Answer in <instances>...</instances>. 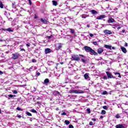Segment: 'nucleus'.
<instances>
[{
  "mask_svg": "<svg viewBox=\"0 0 128 128\" xmlns=\"http://www.w3.org/2000/svg\"><path fill=\"white\" fill-rule=\"evenodd\" d=\"M84 50L86 52H90V54H94V56H98V52H96L94 50L91 48L90 47L85 46L84 47Z\"/></svg>",
  "mask_w": 128,
  "mask_h": 128,
  "instance_id": "1",
  "label": "nucleus"
},
{
  "mask_svg": "<svg viewBox=\"0 0 128 128\" xmlns=\"http://www.w3.org/2000/svg\"><path fill=\"white\" fill-rule=\"evenodd\" d=\"M20 58V54L18 52H15L12 54V60H18V58Z\"/></svg>",
  "mask_w": 128,
  "mask_h": 128,
  "instance_id": "2",
  "label": "nucleus"
},
{
  "mask_svg": "<svg viewBox=\"0 0 128 128\" xmlns=\"http://www.w3.org/2000/svg\"><path fill=\"white\" fill-rule=\"evenodd\" d=\"M72 60H76V62H79L80 58L78 55L73 54L71 58Z\"/></svg>",
  "mask_w": 128,
  "mask_h": 128,
  "instance_id": "3",
  "label": "nucleus"
},
{
  "mask_svg": "<svg viewBox=\"0 0 128 128\" xmlns=\"http://www.w3.org/2000/svg\"><path fill=\"white\" fill-rule=\"evenodd\" d=\"M70 94H84L82 90H70Z\"/></svg>",
  "mask_w": 128,
  "mask_h": 128,
  "instance_id": "4",
  "label": "nucleus"
},
{
  "mask_svg": "<svg viewBox=\"0 0 128 128\" xmlns=\"http://www.w3.org/2000/svg\"><path fill=\"white\" fill-rule=\"evenodd\" d=\"M62 46H64V44L62 43H58L56 44V50H60L62 48Z\"/></svg>",
  "mask_w": 128,
  "mask_h": 128,
  "instance_id": "5",
  "label": "nucleus"
},
{
  "mask_svg": "<svg viewBox=\"0 0 128 128\" xmlns=\"http://www.w3.org/2000/svg\"><path fill=\"white\" fill-rule=\"evenodd\" d=\"M79 56H81L82 58H80V60L83 62L84 64H86V62H88V60L86 58V56L84 55L79 54Z\"/></svg>",
  "mask_w": 128,
  "mask_h": 128,
  "instance_id": "6",
  "label": "nucleus"
},
{
  "mask_svg": "<svg viewBox=\"0 0 128 128\" xmlns=\"http://www.w3.org/2000/svg\"><path fill=\"white\" fill-rule=\"evenodd\" d=\"M104 32L106 34H112V31H110V30H104Z\"/></svg>",
  "mask_w": 128,
  "mask_h": 128,
  "instance_id": "7",
  "label": "nucleus"
},
{
  "mask_svg": "<svg viewBox=\"0 0 128 128\" xmlns=\"http://www.w3.org/2000/svg\"><path fill=\"white\" fill-rule=\"evenodd\" d=\"M108 24H112V22H116V20L112 18H110L108 20Z\"/></svg>",
  "mask_w": 128,
  "mask_h": 128,
  "instance_id": "8",
  "label": "nucleus"
},
{
  "mask_svg": "<svg viewBox=\"0 0 128 128\" xmlns=\"http://www.w3.org/2000/svg\"><path fill=\"white\" fill-rule=\"evenodd\" d=\"M52 52V50L50 48H47L45 49V54H50Z\"/></svg>",
  "mask_w": 128,
  "mask_h": 128,
  "instance_id": "9",
  "label": "nucleus"
},
{
  "mask_svg": "<svg viewBox=\"0 0 128 128\" xmlns=\"http://www.w3.org/2000/svg\"><path fill=\"white\" fill-rule=\"evenodd\" d=\"M116 128H126V127L124 126V124H117L116 126Z\"/></svg>",
  "mask_w": 128,
  "mask_h": 128,
  "instance_id": "10",
  "label": "nucleus"
},
{
  "mask_svg": "<svg viewBox=\"0 0 128 128\" xmlns=\"http://www.w3.org/2000/svg\"><path fill=\"white\" fill-rule=\"evenodd\" d=\"M106 15H101L98 17H97L96 19L97 20H102V18H106Z\"/></svg>",
  "mask_w": 128,
  "mask_h": 128,
  "instance_id": "11",
  "label": "nucleus"
},
{
  "mask_svg": "<svg viewBox=\"0 0 128 128\" xmlns=\"http://www.w3.org/2000/svg\"><path fill=\"white\" fill-rule=\"evenodd\" d=\"M106 74H107L108 78H112V73L109 72H106Z\"/></svg>",
  "mask_w": 128,
  "mask_h": 128,
  "instance_id": "12",
  "label": "nucleus"
},
{
  "mask_svg": "<svg viewBox=\"0 0 128 128\" xmlns=\"http://www.w3.org/2000/svg\"><path fill=\"white\" fill-rule=\"evenodd\" d=\"M121 50L122 52H124V54H126V48L124 47V46H121L120 47Z\"/></svg>",
  "mask_w": 128,
  "mask_h": 128,
  "instance_id": "13",
  "label": "nucleus"
},
{
  "mask_svg": "<svg viewBox=\"0 0 128 128\" xmlns=\"http://www.w3.org/2000/svg\"><path fill=\"white\" fill-rule=\"evenodd\" d=\"M89 74H90L88 73H86L84 74V78L85 80H88V78H90Z\"/></svg>",
  "mask_w": 128,
  "mask_h": 128,
  "instance_id": "14",
  "label": "nucleus"
},
{
  "mask_svg": "<svg viewBox=\"0 0 128 128\" xmlns=\"http://www.w3.org/2000/svg\"><path fill=\"white\" fill-rule=\"evenodd\" d=\"M109 26H112L113 28H116L118 26V24H109Z\"/></svg>",
  "mask_w": 128,
  "mask_h": 128,
  "instance_id": "15",
  "label": "nucleus"
},
{
  "mask_svg": "<svg viewBox=\"0 0 128 128\" xmlns=\"http://www.w3.org/2000/svg\"><path fill=\"white\" fill-rule=\"evenodd\" d=\"M50 83V80L48 78H46L44 80V84H48Z\"/></svg>",
  "mask_w": 128,
  "mask_h": 128,
  "instance_id": "16",
  "label": "nucleus"
},
{
  "mask_svg": "<svg viewBox=\"0 0 128 128\" xmlns=\"http://www.w3.org/2000/svg\"><path fill=\"white\" fill-rule=\"evenodd\" d=\"M104 52V49L102 48H99L98 50V54H102Z\"/></svg>",
  "mask_w": 128,
  "mask_h": 128,
  "instance_id": "17",
  "label": "nucleus"
},
{
  "mask_svg": "<svg viewBox=\"0 0 128 128\" xmlns=\"http://www.w3.org/2000/svg\"><path fill=\"white\" fill-rule=\"evenodd\" d=\"M40 20H41L43 24H46L48 23V20H46V19L41 18Z\"/></svg>",
  "mask_w": 128,
  "mask_h": 128,
  "instance_id": "18",
  "label": "nucleus"
},
{
  "mask_svg": "<svg viewBox=\"0 0 128 128\" xmlns=\"http://www.w3.org/2000/svg\"><path fill=\"white\" fill-rule=\"evenodd\" d=\"M90 12L92 14H98V12H96V10H91Z\"/></svg>",
  "mask_w": 128,
  "mask_h": 128,
  "instance_id": "19",
  "label": "nucleus"
},
{
  "mask_svg": "<svg viewBox=\"0 0 128 128\" xmlns=\"http://www.w3.org/2000/svg\"><path fill=\"white\" fill-rule=\"evenodd\" d=\"M106 48H107V50H112V46L109 45H105Z\"/></svg>",
  "mask_w": 128,
  "mask_h": 128,
  "instance_id": "20",
  "label": "nucleus"
},
{
  "mask_svg": "<svg viewBox=\"0 0 128 128\" xmlns=\"http://www.w3.org/2000/svg\"><path fill=\"white\" fill-rule=\"evenodd\" d=\"M53 6H58V2L56 0H52V1Z\"/></svg>",
  "mask_w": 128,
  "mask_h": 128,
  "instance_id": "21",
  "label": "nucleus"
},
{
  "mask_svg": "<svg viewBox=\"0 0 128 128\" xmlns=\"http://www.w3.org/2000/svg\"><path fill=\"white\" fill-rule=\"evenodd\" d=\"M82 18H86L88 16H89L88 15H86V14H82L81 16Z\"/></svg>",
  "mask_w": 128,
  "mask_h": 128,
  "instance_id": "22",
  "label": "nucleus"
},
{
  "mask_svg": "<svg viewBox=\"0 0 128 128\" xmlns=\"http://www.w3.org/2000/svg\"><path fill=\"white\" fill-rule=\"evenodd\" d=\"M115 76L118 75V78H122V76H120V72H115L114 73Z\"/></svg>",
  "mask_w": 128,
  "mask_h": 128,
  "instance_id": "23",
  "label": "nucleus"
},
{
  "mask_svg": "<svg viewBox=\"0 0 128 128\" xmlns=\"http://www.w3.org/2000/svg\"><path fill=\"white\" fill-rule=\"evenodd\" d=\"M7 32H14V30H12V28H8L6 29Z\"/></svg>",
  "mask_w": 128,
  "mask_h": 128,
  "instance_id": "24",
  "label": "nucleus"
},
{
  "mask_svg": "<svg viewBox=\"0 0 128 128\" xmlns=\"http://www.w3.org/2000/svg\"><path fill=\"white\" fill-rule=\"evenodd\" d=\"M26 114L27 116H32V114L30 113V112H26Z\"/></svg>",
  "mask_w": 128,
  "mask_h": 128,
  "instance_id": "25",
  "label": "nucleus"
},
{
  "mask_svg": "<svg viewBox=\"0 0 128 128\" xmlns=\"http://www.w3.org/2000/svg\"><path fill=\"white\" fill-rule=\"evenodd\" d=\"M0 8H4V4H2V2L0 0Z\"/></svg>",
  "mask_w": 128,
  "mask_h": 128,
  "instance_id": "26",
  "label": "nucleus"
},
{
  "mask_svg": "<svg viewBox=\"0 0 128 128\" xmlns=\"http://www.w3.org/2000/svg\"><path fill=\"white\" fill-rule=\"evenodd\" d=\"M115 118H120V114H116V116H115Z\"/></svg>",
  "mask_w": 128,
  "mask_h": 128,
  "instance_id": "27",
  "label": "nucleus"
},
{
  "mask_svg": "<svg viewBox=\"0 0 128 128\" xmlns=\"http://www.w3.org/2000/svg\"><path fill=\"white\" fill-rule=\"evenodd\" d=\"M32 112H34V114H38V112H36L34 109H32L30 110Z\"/></svg>",
  "mask_w": 128,
  "mask_h": 128,
  "instance_id": "28",
  "label": "nucleus"
},
{
  "mask_svg": "<svg viewBox=\"0 0 128 128\" xmlns=\"http://www.w3.org/2000/svg\"><path fill=\"white\" fill-rule=\"evenodd\" d=\"M92 44H93L94 46H98V42H92Z\"/></svg>",
  "mask_w": 128,
  "mask_h": 128,
  "instance_id": "29",
  "label": "nucleus"
},
{
  "mask_svg": "<svg viewBox=\"0 0 128 128\" xmlns=\"http://www.w3.org/2000/svg\"><path fill=\"white\" fill-rule=\"evenodd\" d=\"M16 110H20V112H22V110H23L22 109L20 108H19V107H18V108H16Z\"/></svg>",
  "mask_w": 128,
  "mask_h": 128,
  "instance_id": "30",
  "label": "nucleus"
},
{
  "mask_svg": "<svg viewBox=\"0 0 128 128\" xmlns=\"http://www.w3.org/2000/svg\"><path fill=\"white\" fill-rule=\"evenodd\" d=\"M65 124L68 126V124H70V121L66 120H65Z\"/></svg>",
  "mask_w": 128,
  "mask_h": 128,
  "instance_id": "31",
  "label": "nucleus"
},
{
  "mask_svg": "<svg viewBox=\"0 0 128 128\" xmlns=\"http://www.w3.org/2000/svg\"><path fill=\"white\" fill-rule=\"evenodd\" d=\"M106 110H102V112H101V114H106Z\"/></svg>",
  "mask_w": 128,
  "mask_h": 128,
  "instance_id": "32",
  "label": "nucleus"
},
{
  "mask_svg": "<svg viewBox=\"0 0 128 128\" xmlns=\"http://www.w3.org/2000/svg\"><path fill=\"white\" fill-rule=\"evenodd\" d=\"M86 110H87L88 114H90V108H88Z\"/></svg>",
  "mask_w": 128,
  "mask_h": 128,
  "instance_id": "33",
  "label": "nucleus"
},
{
  "mask_svg": "<svg viewBox=\"0 0 128 128\" xmlns=\"http://www.w3.org/2000/svg\"><path fill=\"white\" fill-rule=\"evenodd\" d=\"M70 30L72 34H74V29H70Z\"/></svg>",
  "mask_w": 128,
  "mask_h": 128,
  "instance_id": "34",
  "label": "nucleus"
},
{
  "mask_svg": "<svg viewBox=\"0 0 128 128\" xmlns=\"http://www.w3.org/2000/svg\"><path fill=\"white\" fill-rule=\"evenodd\" d=\"M90 126H94V124L92 122H90L89 123Z\"/></svg>",
  "mask_w": 128,
  "mask_h": 128,
  "instance_id": "35",
  "label": "nucleus"
},
{
  "mask_svg": "<svg viewBox=\"0 0 128 128\" xmlns=\"http://www.w3.org/2000/svg\"><path fill=\"white\" fill-rule=\"evenodd\" d=\"M8 96L9 98H14V96H13L12 94H9V95H8Z\"/></svg>",
  "mask_w": 128,
  "mask_h": 128,
  "instance_id": "36",
  "label": "nucleus"
},
{
  "mask_svg": "<svg viewBox=\"0 0 128 128\" xmlns=\"http://www.w3.org/2000/svg\"><path fill=\"white\" fill-rule=\"evenodd\" d=\"M102 94H108V92L106 91L103 92Z\"/></svg>",
  "mask_w": 128,
  "mask_h": 128,
  "instance_id": "37",
  "label": "nucleus"
},
{
  "mask_svg": "<svg viewBox=\"0 0 128 128\" xmlns=\"http://www.w3.org/2000/svg\"><path fill=\"white\" fill-rule=\"evenodd\" d=\"M104 110H108V106H103Z\"/></svg>",
  "mask_w": 128,
  "mask_h": 128,
  "instance_id": "38",
  "label": "nucleus"
},
{
  "mask_svg": "<svg viewBox=\"0 0 128 128\" xmlns=\"http://www.w3.org/2000/svg\"><path fill=\"white\" fill-rule=\"evenodd\" d=\"M14 94H18V91H16V90H14L13 92Z\"/></svg>",
  "mask_w": 128,
  "mask_h": 128,
  "instance_id": "39",
  "label": "nucleus"
},
{
  "mask_svg": "<svg viewBox=\"0 0 128 128\" xmlns=\"http://www.w3.org/2000/svg\"><path fill=\"white\" fill-rule=\"evenodd\" d=\"M66 112H64L62 113V116H66Z\"/></svg>",
  "mask_w": 128,
  "mask_h": 128,
  "instance_id": "40",
  "label": "nucleus"
},
{
  "mask_svg": "<svg viewBox=\"0 0 128 128\" xmlns=\"http://www.w3.org/2000/svg\"><path fill=\"white\" fill-rule=\"evenodd\" d=\"M32 62H36V59H32Z\"/></svg>",
  "mask_w": 128,
  "mask_h": 128,
  "instance_id": "41",
  "label": "nucleus"
},
{
  "mask_svg": "<svg viewBox=\"0 0 128 128\" xmlns=\"http://www.w3.org/2000/svg\"><path fill=\"white\" fill-rule=\"evenodd\" d=\"M8 20H10V22H12V18H8Z\"/></svg>",
  "mask_w": 128,
  "mask_h": 128,
  "instance_id": "42",
  "label": "nucleus"
},
{
  "mask_svg": "<svg viewBox=\"0 0 128 128\" xmlns=\"http://www.w3.org/2000/svg\"><path fill=\"white\" fill-rule=\"evenodd\" d=\"M103 78L104 80H108V77L106 76H104Z\"/></svg>",
  "mask_w": 128,
  "mask_h": 128,
  "instance_id": "43",
  "label": "nucleus"
},
{
  "mask_svg": "<svg viewBox=\"0 0 128 128\" xmlns=\"http://www.w3.org/2000/svg\"><path fill=\"white\" fill-rule=\"evenodd\" d=\"M69 128H74V126H72V125H70V126H69Z\"/></svg>",
  "mask_w": 128,
  "mask_h": 128,
  "instance_id": "44",
  "label": "nucleus"
},
{
  "mask_svg": "<svg viewBox=\"0 0 128 128\" xmlns=\"http://www.w3.org/2000/svg\"><path fill=\"white\" fill-rule=\"evenodd\" d=\"M36 76H40V73L38 72L36 73Z\"/></svg>",
  "mask_w": 128,
  "mask_h": 128,
  "instance_id": "45",
  "label": "nucleus"
},
{
  "mask_svg": "<svg viewBox=\"0 0 128 128\" xmlns=\"http://www.w3.org/2000/svg\"><path fill=\"white\" fill-rule=\"evenodd\" d=\"M18 118H22V116L18 114L17 115Z\"/></svg>",
  "mask_w": 128,
  "mask_h": 128,
  "instance_id": "46",
  "label": "nucleus"
},
{
  "mask_svg": "<svg viewBox=\"0 0 128 128\" xmlns=\"http://www.w3.org/2000/svg\"><path fill=\"white\" fill-rule=\"evenodd\" d=\"M92 120H93V122H96V119L93 118L92 119Z\"/></svg>",
  "mask_w": 128,
  "mask_h": 128,
  "instance_id": "47",
  "label": "nucleus"
},
{
  "mask_svg": "<svg viewBox=\"0 0 128 128\" xmlns=\"http://www.w3.org/2000/svg\"><path fill=\"white\" fill-rule=\"evenodd\" d=\"M87 28H90V24H87Z\"/></svg>",
  "mask_w": 128,
  "mask_h": 128,
  "instance_id": "48",
  "label": "nucleus"
},
{
  "mask_svg": "<svg viewBox=\"0 0 128 128\" xmlns=\"http://www.w3.org/2000/svg\"><path fill=\"white\" fill-rule=\"evenodd\" d=\"M37 104H42V102H37Z\"/></svg>",
  "mask_w": 128,
  "mask_h": 128,
  "instance_id": "49",
  "label": "nucleus"
},
{
  "mask_svg": "<svg viewBox=\"0 0 128 128\" xmlns=\"http://www.w3.org/2000/svg\"><path fill=\"white\" fill-rule=\"evenodd\" d=\"M122 32L124 34V32H126V30L124 29L122 30Z\"/></svg>",
  "mask_w": 128,
  "mask_h": 128,
  "instance_id": "50",
  "label": "nucleus"
},
{
  "mask_svg": "<svg viewBox=\"0 0 128 128\" xmlns=\"http://www.w3.org/2000/svg\"><path fill=\"white\" fill-rule=\"evenodd\" d=\"M90 36H91V38H92L94 34H90Z\"/></svg>",
  "mask_w": 128,
  "mask_h": 128,
  "instance_id": "51",
  "label": "nucleus"
},
{
  "mask_svg": "<svg viewBox=\"0 0 128 128\" xmlns=\"http://www.w3.org/2000/svg\"><path fill=\"white\" fill-rule=\"evenodd\" d=\"M30 4H32V1L30 0H28Z\"/></svg>",
  "mask_w": 128,
  "mask_h": 128,
  "instance_id": "52",
  "label": "nucleus"
},
{
  "mask_svg": "<svg viewBox=\"0 0 128 128\" xmlns=\"http://www.w3.org/2000/svg\"><path fill=\"white\" fill-rule=\"evenodd\" d=\"M0 74H4V72L0 70Z\"/></svg>",
  "mask_w": 128,
  "mask_h": 128,
  "instance_id": "53",
  "label": "nucleus"
},
{
  "mask_svg": "<svg viewBox=\"0 0 128 128\" xmlns=\"http://www.w3.org/2000/svg\"><path fill=\"white\" fill-rule=\"evenodd\" d=\"M120 28H122V26H119L117 28V30H120Z\"/></svg>",
  "mask_w": 128,
  "mask_h": 128,
  "instance_id": "54",
  "label": "nucleus"
},
{
  "mask_svg": "<svg viewBox=\"0 0 128 128\" xmlns=\"http://www.w3.org/2000/svg\"><path fill=\"white\" fill-rule=\"evenodd\" d=\"M0 42H6L5 40H2V39H0Z\"/></svg>",
  "mask_w": 128,
  "mask_h": 128,
  "instance_id": "55",
  "label": "nucleus"
},
{
  "mask_svg": "<svg viewBox=\"0 0 128 128\" xmlns=\"http://www.w3.org/2000/svg\"><path fill=\"white\" fill-rule=\"evenodd\" d=\"M47 38L50 39V38H52V36H48Z\"/></svg>",
  "mask_w": 128,
  "mask_h": 128,
  "instance_id": "56",
  "label": "nucleus"
},
{
  "mask_svg": "<svg viewBox=\"0 0 128 128\" xmlns=\"http://www.w3.org/2000/svg\"><path fill=\"white\" fill-rule=\"evenodd\" d=\"M26 46H28V48L30 47V45L29 44H26Z\"/></svg>",
  "mask_w": 128,
  "mask_h": 128,
  "instance_id": "57",
  "label": "nucleus"
},
{
  "mask_svg": "<svg viewBox=\"0 0 128 128\" xmlns=\"http://www.w3.org/2000/svg\"><path fill=\"white\" fill-rule=\"evenodd\" d=\"M2 30H4V32H6V29L2 28Z\"/></svg>",
  "mask_w": 128,
  "mask_h": 128,
  "instance_id": "58",
  "label": "nucleus"
},
{
  "mask_svg": "<svg viewBox=\"0 0 128 128\" xmlns=\"http://www.w3.org/2000/svg\"><path fill=\"white\" fill-rule=\"evenodd\" d=\"M112 78H116V77H115V76H114L112 75Z\"/></svg>",
  "mask_w": 128,
  "mask_h": 128,
  "instance_id": "59",
  "label": "nucleus"
},
{
  "mask_svg": "<svg viewBox=\"0 0 128 128\" xmlns=\"http://www.w3.org/2000/svg\"><path fill=\"white\" fill-rule=\"evenodd\" d=\"M100 118H101L102 120V119L104 118V116H100Z\"/></svg>",
  "mask_w": 128,
  "mask_h": 128,
  "instance_id": "60",
  "label": "nucleus"
},
{
  "mask_svg": "<svg viewBox=\"0 0 128 128\" xmlns=\"http://www.w3.org/2000/svg\"><path fill=\"white\" fill-rule=\"evenodd\" d=\"M30 122H32V118H30Z\"/></svg>",
  "mask_w": 128,
  "mask_h": 128,
  "instance_id": "61",
  "label": "nucleus"
},
{
  "mask_svg": "<svg viewBox=\"0 0 128 128\" xmlns=\"http://www.w3.org/2000/svg\"><path fill=\"white\" fill-rule=\"evenodd\" d=\"M20 50H21V51H24V50H24V48H22V49Z\"/></svg>",
  "mask_w": 128,
  "mask_h": 128,
  "instance_id": "62",
  "label": "nucleus"
},
{
  "mask_svg": "<svg viewBox=\"0 0 128 128\" xmlns=\"http://www.w3.org/2000/svg\"><path fill=\"white\" fill-rule=\"evenodd\" d=\"M128 46V43L125 44V46Z\"/></svg>",
  "mask_w": 128,
  "mask_h": 128,
  "instance_id": "63",
  "label": "nucleus"
},
{
  "mask_svg": "<svg viewBox=\"0 0 128 128\" xmlns=\"http://www.w3.org/2000/svg\"><path fill=\"white\" fill-rule=\"evenodd\" d=\"M60 64H64V62H60Z\"/></svg>",
  "mask_w": 128,
  "mask_h": 128,
  "instance_id": "64",
  "label": "nucleus"
}]
</instances>
